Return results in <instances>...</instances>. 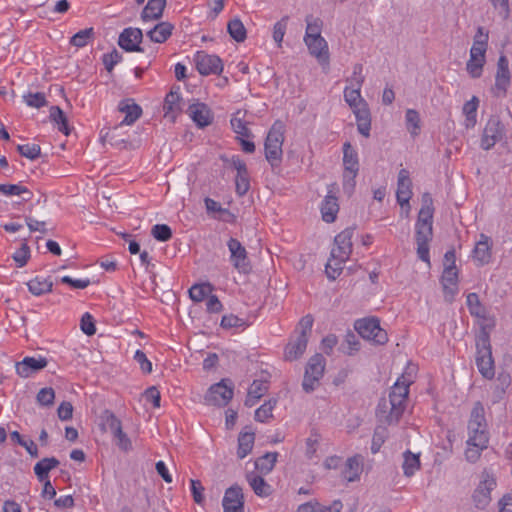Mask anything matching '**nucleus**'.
Here are the masks:
<instances>
[{"label":"nucleus","instance_id":"nucleus-29","mask_svg":"<svg viewBox=\"0 0 512 512\" xmlns=\"http://www.w3.org/2000/svg\"><path fill=\"white\" fill-rule=\"evenodd\" d=\"M174 26L169 22H160L147 32V36L152 42L164 43L172 35Z\"/></svg>","mask_w":512,"mask_h":512},{"label":"nucleus","instance_id":"nucleus-7","mask_svg":"<svg viewBox=\"0 0 512 512\" xmlns=\"http://www.w3.org/2000/svg\"><path fill=\"white\" fill-rule=\"evenodd\" d=\"M325 369V359L321 354L312 356L305 368L302 387L305 392H313L319 384Z\"/></svg>","mask_w":512,"mask_h":512},{"label":"nucleus","instance_id":"nucleus-38","mask_svg":"<svg viewBox=\"0 0 512 512\" xmlns=\"http://www.w3.org/2000/svg\"><path fill=\"white\" fill-rule=\"evenodd\" d=\"M245 113L237 111L231 118V126L233 131L238 135L237 137L251 138L253 137L252 132L247 127V123L244 120Z\"/></svg>","mask_w":512,"mask_h":512},{"label":"nucleus","instance_id":"nucleus-26","mask_svg":"<svg viewBox=\"0 0 512 512\" xmlns=\"http://www.w3.org/2000/svg\"><path fill=\"white\" fill-rule=\"evenodd\" d=\"M130 101L131 100L127 99L119 103V111L125 113V117L121 124L132 125L134 122H136V120L140 118L142 114L141 107L134 102L130 103Z\"/></svg>","mask_w":512,"mask_h":512},{"label":"nucleus","instance_id":"nucleus-34","mask_svg":"<svg viewBox=\"0 0 512 512\" xmlns=\"http://www.w3.org/2000/svg\"><path fill=\"white\" fill-rule=\"evenodd\" d=\"M247 481L257 496L268 497L271 495V486L261 476L253 473L248 474Z\"/></svg>","mask_w":512,"mask_h":512},{"label":"nucleus","instance_id":"nucleus-8","mask_svg":"<svg viewBox=\"0 0 512 512\" xmlns=\"http://www.w3.org/2000/svg\"><path fill=\"white\" fill-rule=\"evenodd\" d=\"M405 409L406 405L397 404V402L383 397L377 405L376 416L379 422L394 425L399 422Z\"/></svg>","mask_w":512,"mask_h":512},{"label":"nucleus","instance_id":"nucleus-1","mask_svg":"<svg viewBox=\"0 0 512 512\" xmlns=\"http://www.w3.org/2000/svg\"><path fill=\"white\" fill-rule=\"evenodd\" d=\"M360 91L361 87L350 85L344 90V98L355 114L359 133L364 137H369L371 129L370 111L367 103L362 99Z\"/></svg>","mask_w":512,"mask_h":512},{"label":"nucleus","instance_id":"nucleus-30","mask_svg":"<svg viewBox=\"0 0 512 512\" xmlns=\"http://www.w3.org/2000/svg\"><path fill=\"white\" fill-rule=\"evenodd\" d=\"M166 0H149L141 13L143 21L158 20L162 17Z\"/></svg>","mask_w":512,"mask_h":512},{"label":"nucleus","instance_id":"nucleus-36","mask_svg":"<svg viewBox=\"0 0 512 512\" xmlns=\"http://www.w3.org/2000/svg\"><path fill=\"white\" fill-rule=\"evenodd\" d=\"M49 118L52 122L57 124L58 130L68 136L71 128L68 125V119L59 106H51L49 111Z\"/></svg>","mask_w":512,"mask_h":512},{"label":"nucleus","instance_id":"nucleus-3","mask_svg":"<svg viewBox=\"0 0 512 512\" xmlns=\"http://www.w3.org/2000/svg\"><path fill=\"white\" fill-rule=\"evenodd\" d=\"M476 365L480 374L486 379L495 375L494 360L488 332L483 328L476 340Z\"/></svg>","mask_w":512,"mask_h":512},{"label":"nucleus","instance_id":"nucleus-47","mask_svg":"<svg viewBox=\"0 0 512 512\" xmlns=\"http://www.w3.org/2000/svg\"><path fill=\"white\" fill-rule=\"evenodd\" d=\"M486 63V59L477 58L470 56L466 63V71L471 78L477 79L482 76L483 67Z\"/></svg>","mask_w":512,"mask_h":512},{"label":"nucleus","instance_id":"nucleus-35","mask_svg":"<svg viewBox=\"0 0 512 512\" xmlns=\"http://www.w3.org/2000/svg\"><path fill=\"white\" fill-rule=\"evenodd\" d=\"M180 94L176 91H170L164 100L165 116L170 117L174 120L177 114L180 112Z\"/></svg>","mask_w":512,"mask_h":512},{"label":"nucleus","instance_id":"nucleus-14","mask_svg":"<svg viewBox=\"0 0 512 512\" xmlns=\"http://www.w3.org/2000/svg\"><path fill=\"white\" fill-rule=\"evenodd\" d=\"M143 40V33L140 28H125L119 35L118 45L127 52H143L140 46Z\"/></svg>","mask_w":512,"mask_h":512},{"label":"nucleus","instance_id":"nucleus-12","mask_svg":"<svg viewBox=\"0 0 512 512\" xmlns=\"http://www.w3.org/2000/svg\"><path fill=\"white\" fill-rule=\"evenodd\" d=\"M227 246L233 267L242 273L249 272L250 262L245 247L235 238H230Z\"/></svg>","mask_w":512,"mask_h":512},{"label":"nucleus","instance_id":"nucleus-24","mask_svg":"<svg viewBox=\"0 0 512 512\" xmlns=\"http://www.w3.org/2000/svg\"><path fill=\"white\" fill-rule=\"evenodd\" d=\"M309 52L315 56L319 61H327L329 58L328 44L326 40L321 37L304 39Z\"/></svg>","mask_w":512,"mask_h":512},{"label":"nucleus","instance_id":"nucleus-17","mask_svg":"<svg viewBox=\"0 0 512 512\" xmlns=\"http://www.w3.org/2000/svg\"><path fill=\"white\" fill-rule=\"evenodd\" d=\"M444 299L452 303L458 293V271L456 267H445L441 276Z\"/></svg>","mask_w":512,"mask_h":512},{"label":"nucleus","instance_id":"nucleus-53","mask_svg":"<svg viewBox=\"0 0 512 512\" xmlns=\"http://www.w3.org/2000/svg\"><path fill=\"white\" fill-rule=\"evenodd\" d=\"M478 442L466 441V450H465V459L470 463H476L480 457L482 452L487 449L488 445L478 447Z\"/></svg>","mask_w":512,"mask_h":512},{"label":"nucleus","instance_id":"nucleus-46","mask_svg":"<svg viewBox=\"0 0 512 512\" xmlns=\"http://www.w3.org/2000/svg\"><path fill=\"white\" fill-rule=\"evenodd\" d=\"M389 436L388 429L383 425L376 426L371 444V452L376 454Z\"/></svg>","mask_w":512,"mask_h":512},{"label":"nucleus","instance_id":"nucleus-25","mask_svg":"<svg viewBox=\"0 0 512 512\" xmlns=\"http://www.w3.org/2000/svg\"><path fill=\"white\" fill-rule=\"evenodd\" d=\"M308 340L309 339L304 338V336H297L295 339L291 340L285 348V359L294 361L300 358L307 348Z\"/></svg>","mask_w":512,"mask_h":512},{"label":"nucleus","instance_id":"nucleus-27","mask_svg":"<svg viewBox=\"0 0 512 512\" xmlns=\"http://www.w3.org/2000/svg\"><path fill=\"white\" fill-rule=\"evenodd\" d=\"M269 385L267 381L254 380L248 389V393L245 399V406L252 407L258 400L268 391Z\"/></svg>","mask_w":512,"mask_h":512},{"label":"nucleus","instance_id":"nucleus-57","mask_svg":"<svg viewBox=\"0 0 512 512\" xmlns=\"http://www.w3.org/2000/svg\"><path fill=\"white\" fill-rule=\"evenodd\" d=\"M479 105V99L473 96L470 101H467L463 106V113L466 115V121L472 125L476 122V112Z\"/></svg>","mask_w":512,"mask_h":512},{"label":"nucleus","instance_id":"nucleus-50","mask_svg":"<svg viewBox=\"0 0 512 512\" xmlns=\"http://www.w3.org/2000/svg\"><path fill=\"white\" fill-rule=\"evenodd\" d=\"M94 36V30L93 28H86L83 30H80L76 34H74L70 39V44L81 48L88 44L90 40H92Z\"/></svg>","mask_w":512,"mask_h":512},{"label":"nucleus","instance_id":"nucleus-45","mask_svg":"<svg viewBox=\"0 0 512 512\" xmlns=\"http://www.w3.org/2000/svg\"><path fill=\"white\" fill-rule=\"evenodd\" d=\"M213 287L210 283L194 284L189 289V296L194 302L203 301L209 294H211Z\"/></svg>","mask_w":512,"mask_h":512},{"label":"nucleus","instance_id":"nucleus-62","mask_svg":"<svg viewBox=\"0 0 512 512\" xmlns=\"http://www.w3.org/2000/svg\"><path fill=\"white\" fill-rule=\"evenodd\" d=\"M37 402L43 406H51L54 403L55 392L51 387L42 388L37 394Z\"/></svg>","mask_w":512,"mask_h":512},{"label":"nucleus","instance_id":"nucleus-33","mask_svg":"<svg viewBox=\"0 0 512 512\" xmlns=\"http://www.w3.org/2000/svg\"><path fill=\"white\" fill-rule=\"evenodd\" d=\"M343 165L344 171L352 173H358L359 171L358 155L350 142H345L343 145Z\"/></svg>","mask_w":512,"mask_h":512},{"label":"nucleus","instance_id":"nucleus-41","mask_svg":"<svg viewBox=\"0 0 512 512\" xmlns=\"http://www.w3.org/2000/svg\"><path fill=\"white\" fill-rule=\"evenodd\" d=\"M227 31L236 42H243L247 37V31L239 18H234L228 22Z\"/></svg>","mask_w":512,"mask_h":512},{"label":"nucleus","instance_id":"nucleus-55","mask_svg":"<svg viewBox=\"0 0 512 512\" xmlns=\"http://www.w3.org/2000/svg\"><path fill=\"white\" fill-rule=\"evenodd\" d=\"M345 262L346 261L335 259L334 257L331 256L325 267L327 277L331 280H335L341 274L343 270V264Z\"/></svg>","mask_w":512,"mask_h":512},{"label":"nucleus","instance_id":"nucleus-9","mask_svg":"<svg viewBox=\"0 0 512 512\" xmlns=\"http://www.w3.org/2000/svg\"><path fill=\"white\" fill-rule=\"evenodd\" d=\"M355 232V227H348L342 232L337 234L334 239V247L331 251V256L335 259L347 261L352 253V238Z\"/></svg>","mask_w":512,"mask_h":512},{"label":"nucleus","instance_id":"nucleus-21","mask_svg":"<svg viewBox=\"0 0 512 512\" xmlns=\"http://www.w3.org/2000/svg\"><path fill=\"white\" fill-rule=\"evenodd\" d=\"M187 113L200 128L210 125L213 121L211 110L204 103L191 104L187 109Z\"/></svg>","mask_w":512,"mask_h":512},{"label":"nucleus","instance_id":"nucleus-43","mask_svg":"<svg viewBox=\"0 0 512 512\" xmlns=\"http://www.w3.org/2000/svg\"><path fill=\"white\" fill-rule=\"evenodd\" d=\"M278 453L270 452L265 455L259 457L255 461V467L263 474H268L274 467L275 462L277 460Z\"/></svg>","mask_w":512,"mask_h":512},{"label":"nucleus","instance_id":"nucleus-52","mask_svg":"<svg viewBox=\"0 0 512 512\" xmlns=\"http://www.w3.org/2000/svg\"><path fill=\"white\" fill-rule=\"evenodd\" d=\"M406 127L411 135L416 136L420 130V116L414 109H408L405 115Z\"/></svg>","mask_w":512,"mask_h":512},{"label":"nucleus","instance_id":"nucleus-58","mask_svg":"<svg viewBox=\"0 0 512 512\" xmlns=\"http://www.w3.org/2000/svg\"><path fill=\"white\" fill-rule=\"evenodd\" d=\"M152 236L161 242H166L171 239L172 231L171 228L166 224H156L151 230Z\"/></svg>","mask_w":512,"mask_h":512},{"label":"nucleus","instance_id":"nucleus-64","mask_svg":"<svg viewBox=\"0 0 512 512\" xmlns=\"http://www.w3.org/2000/svg\"><path fill=\"white\" fill-rule=\"evenodd\" d=\"M80 327L83 333H85L88 336H92L96 333L94 318L90 313L86 312L82 315Z\"/></svg>","mask_w":512,"mask_h":512},{"label":"nucleus","instance_id":"nucleus-56","mask_svg":"<svg viewBox=\"0 0 512 512\" xmlns=\"http://www.w3.org/2000/svg\"><path fill=\"white\" fill-rule=\"evenodd\" d=\"M511 384V377L508 373H500L497 377V384L494 388V394L496 399H500L506 392V389Z\"/></svg>","mask_w":512,"mask_h":512},{"label":"nucleus","instance_id":"nucleus-18","mask_svg":"<svg viewBox=\"0 0 512 512\" xmlns=\"http://www.w3.org/2000/svg\"><path fill=\"white\" fill-rule=\"evenodd\" d=\"M231 166L237 171L235 178L236 193L239 196L245 195L250 188V178L246 163L239 156H233Z\"/></svg>","mask_w":512,"mask_h":512},{"label":"nucleus","instance_id":"nucleus-20","mask_svg":"<svg viewBox=\"0 0 512 512\" xmlns=\"http://www.w3.org/2000/svg\"><path fill=\"white\" fill-rule=\"evenodd\" d=\"M48 364L45 357H25L22 361L16 363V372L22 378H28L32 374L44 369Z\"/></svg>","mask_w":512,"mask_h":512},{"label":"nucleus","instance_id":"nucleus-37","mask_svg":"<svg viewBox=\"0 0 512 512\" xmlns=\"http://www.w3.org/2000/svg\"><path fill=\"white\" fill-rule=\"evenodd\" d=\"M255 440L253 432H241L238 436L237 456L240 459L245 458L252 450Z\"/></svg>","mask_w":512,"mask_h":512},{"label":"nucleus","instance_id":"nucleus-5","mask_svg":"<svg viewBox=\"0 0 512 512\" xmlns=\"http://www.w3.org/2000/svg\"><path fill=\"white\" fill-rule=\"evenodd\" d=\"M497 485L495 474L491 469H483L480 482L472 494L474 506L479 510L486 509L491 503V492Z\"/></svg>","mask_w":512,"mask_h":512},{"label":"nucleus","instance_id":"nucleus-59","mask_svg":"<svg viewBox=\"0 0 512 512\" xmlns=\"http://www.w3.org/2000/svg\"><path fill=\"white\" fill-rule=\"evenodd\" d=\"M288 19V16H284L280 21L274 24L273 39L277 43L278 47H281L284 35L286 33Z\"/></svg>","mask_w":512,"mask_h":512},{"label":"nucleus","instance_id":"nucleus-15","mask_svg":"<svg viewBox=\"0 0 512 512\" xmlns=\"http://www.w3.org/2000/svg\"><path fill=\"white\" fill-rule=\"evenodd\" d=\"M504 134V126L498 117H491L483 131L481 147L485 150L492 148Z\"/></svg>","mask_w":512,"mask_h":512},{"label":"nucleus","instance_id":"nucleus-31","mask_svg":"<svg viewBox=\"0 0 512 512\" xmlns=\"http://www.w3.org/2000/svg\"><path fill=\"white\" fill-rule=\"evenodd\" d=\"M489 237L481 234V239L476 243L473 250V257L481 265L489 263L491 259V246L489 244Z\"/></svg>","mask_w":512,"mask_h":512},{"label":"nucleus","instance_id":"nucleus-40","mask_svg":"<svg viewBox=\"0 0 512 512\" xmlns=\"http://www.w3.org/2000/svg\"><path fill=\"white\" fill-rule=\"evenodd\" d=\"M403 472L407 477H411L414 473L420 468V459L419 454H414L411 451L407 450L403 454Z\"/></svg>","mask_w":512,"mask_h":512},{"label":"nucleus","instance_id":"nucleus-54","mask_svg":"<svg viewBox=\"0 0 512 512\" xmlns=\"http://www.w3.org/2000/svg\"><path fill=\"white\" fill-rule=\"evenodd\" d=\"M276 405V400L271 399L267 402H265L263 405H261L256 411H255V420L258 422H265L269 418L273 417L272 411Z\"/></svg>","mask_w":512,"mask_h":512},{"label":"nucleus","instance_id":"nucleus-2","mask_svg":"<svg viewBox=\"0 0 512 512\" xmlns=\"http://www.w3.org/2000/svg\"><path fill=\"white\" fill-rule=\"evenodd\" d=\"M468 439L467 441L478 442V447L489 444V433L485 418L484 406L481 402H476L472 408L468 421Z\"/></svg>","mask_w":512,"mask_h":512},{"label":"nucleus","instance_id":"nucleus-11","mask_svg":"<svg viewBox=\"0 0 512 512\" xmlns=\"http://www.w3.org/2000/svg\"><path fill=\"white\" fill-rule=\"evenodd\" d=\"M233 397V385L228 386L225 380L212 385L206 396L205 401L215 406H226Z\"/></svg>","mask_w":512,"mask_h":512},{"label":"nucleus","instance_id":"nucleus-10","mask_svg":"<svg viewBox=\"0 0 512 512\" xmlns=\"http://www.w3.org/2000/svg\"><path fill=\"white\" fill-rule=\"evenodd\" d=\"M197 71L204 76L219 75L223 71V63L217 55H210L205 51H198L194 56Z\"/></svg>","mask_w":512,"mask_h":512},{"label":"nucleus","instance_id":"nucleus-61","mask_svg":"<svg viewBox=\"0 0 512 512\" xmlns=\"http://www.w3.org/2000/svg\"><path fill=\"white\" fill-rule=\"evenodd\" d=\"M26 104L30 107L41 108L47 104L45 94L42 92L28 93L24 95Z\"/></svg>","mask_w":512,"mask_h":512},{"label":"nucleus","instance_id":"nucleus-22","mask_svg":"<svg viewBox=\"0 0 512 512\" xmlns=\"http://www.w3.org/2000/svg\"><path fill=\"white\" fill-rule=\"evenodd\" d=\"M332 192V189L328 191L321 205L322 219L327 223H333L339 212L338 199Z\"/></svg>","mask_w":512,"mask_h":512},{"label":"nucleus","instance_id":"nucleus-39","mask_svg":"<svg viewBox=\"0 0 512 512\" xmlns=\"http://www.w3.org/2000/svg\"><path fill=\"white\" fill-rule=\"evenodd\" d=\"M27 285L29 291L36 296L51 292L53 287L51 280L47 278L42 279L40 277H35L34 279L30 280Z\"/></svg>","mask_w":512,"mask_h":512},{"label":"nucleus","instance_id":"nucleus-63","mask_svg":"<svg viewBox=\"0 0 512 512\" xmlns=\"http://www.w3.org/2000/svg\"><path fill=\"white\" fill-rule=\"evenodd\" d=\"M416 242L430 243L433 237V227L427 225H416Z\"/></svg>","mask_w":512,"mask_h":512},{"label":"nucleus","instance_id":"nucleus-32","mask_svg":"<svg viewBox=\"0 0 512 512\" xmlns=\"http://www.w3.org/2000/svg\"><path fill=\"white\" fill-rule=\"evenodd\" d=\"M60 464L55 457H46L37 462L34 466V473L39 481L49 479V472Z\"/></svg>","mask_w":512,"mask_h":512},{"label":"nucleus","instance_id":"nucleus-42","mask_svg":"<svg viewBox=\"0 0 512 512\" xmlns=\"http://www.w3.org/2000/svg\"><path fill=\"white\" fill-rule=\"evenodd\" d=\"M467 307L472 316L477 318H486V309L481 304L478 294L469 293L467 295Z\"/></svg>","mask_w":512,"mask_h":512},{"label":"nucleus","instance_id":"nucleus-51","mask_svg":"<svg viewBox=\"0 0 512 512\" xmlns=\"http://www.w3.org/2000/svg\"><path fill=\"white\" fill-rule=\"evenodd\" d=\"M306 33L304 39L321 37L322 20L313 16L306 17Z\"/></svg>","mask_w":512,"mask_h":512},{"label":"nucleus","instance_id":"nucleus-44","mask_svg":"<svg viewBox=\"0 0 512 512\" xmlns=\"http://www.w3.org/2000/svg\"><path fill=\"white\" fill-rule=\"evenodd\" d=\"M102 425L109 429L112 434H120L121 421L110 410H104L101 415Z\"/></svg>","mask_w":512,"mask_h":512},{"label":"nucleus","instance_id":"nucleus-13","mask_svg":"<svg viewBox=\"0 0 512 512\" xmlns=\"http://www.w3.org/2000/svg\"><path fill=\"white\" fill-rule=\"evenodd\" d=\"M511 75L509 71V61L505 55H501L497 62V71L495 75L494 95L503 97L510 86Z\"/></svg>","mask_w":512,"mask_h":512},{"label":"nucleus","instance_id":"nucleus-23","mask_svg":"<svg viewBox=\"0 0 512 512\" xmlns=\"http://www.w3.org/2000/svg\"><path fill=\"white\" fill-rule=\"evenodd\" d=\"M411 383L412 381L406 380L402 375L392 386L388 399L397 402V404L406 405Z\"/></svg>","mask_w":512,"mask_h":512},{"label":"nucleus","instance_id":"nucleus-60","mask_svg":"<svg viewBox=\"0 0 512 512\" xmlns=\"http://www.w3.org/2000/svg\"><path fill=\"white\" fill-rule=\"evenodd\" d=\"M17 151L19 154L23 157H26L30 160H35L40 156L41 148L37 144H24V145H18Z\"/></svg>","mask_w":512,"mask_h":512},{"label":"nucleus","instance_id":"nucleus-6","mask_svg":"<svg viewBox=\"0 0 512 512\" xmlns=\"http://www.w3.org/2000/svg\"><path fill=\"white\" fill-rule=\"evenodd\" d=\"M354 328L363 339L374 344L384 345L388 341L387 332L380 327V321L375 317L357 320Z\"/></svg>","mask_w":512,"mask_h":512},{"label":"nucleus","instance_id":"nucleus-16","mask_svg":"<svg viewBox=\"0 0 512 512\" xmlns=\"http://www.w3.org/2000/svg\"><path fill=\"white\" fill-rule=\"evenodd\" d=\"M222 506L223 512H244V495L239 485L235 484L225 491Z\"/></svg>","mask_w":512,"mask_h":512},{"label":"nucleus","instance_id":"nucleus-48","mask_svg":"<svg viewBox=\"0 0 512 512\" xmlns=\"http://www.w3.org/2000/svg\"><path fill=\"white\" fill-rule=\"evenodd\" d=\"M0 192L7 196L29 194L30 197L23 198L24 201H30L33 196L32 192L28 190L27 187L19 184H0Z\"/></svg>","mask_w":512,"mask_h":512},{"label":"nucleus","instance_id":"nucleus-4","mask_svg":"<svg viewBox=\"0 0 512 512\" xmlns=\"http://www.w3.org/2000/svg\"><path fill=\"white\" fill-rule=\"evenodd\" d=\"M284 141V124L276 121L270 128L265 140V157L270 165L278 167L282 161V145Z\"/></svg>","mask_w":512,"mask_h":512},{"label":"nucleus","instance_id":"nucleus-19","mask_svg":"<svg viewBox=\"0 0 512 512\" xmlns=\"http://www.w3.org/2000/svg\"><path fill=\"white\" fill-rule=\"evenodd\" d=\"M412 182L409 176V171L401 169L398 174L396 198L398 204L403 208L405 205L409 206V200L412 197Z\"/></svg>","mask_w":512,"mask_h":512},{"label":"nucleus","instance_id":"nucleus-49","mask_svg":"<svg viewBox=\"0 0 512 512\" xmlns=\"http://www.w3.org/2000/svg\"><path fill=\"white\" fill-rule=\"evenodd\" d=\"M359 349H360V342H359L357 336L353 332L349 331L346 334L345 339L340 346V350L347 355H353Z\"/></svg>","mask_w":512,"mask_h":512},{"label":"nucleus","instance_id":"nucleus-28","mask_svg":"<svg viewBox=\"0 0 512 512\" xmlns=\"http://www.w3.org/2000/svg\"><path fill=\"white\" fill-rule=\"evenodd\" d=\"M362 472V457L356 455L347 459L342 476L348 482H354L359 479Z\"/></svg>","mask_w":512,"mask_h":512}]
</instances>
